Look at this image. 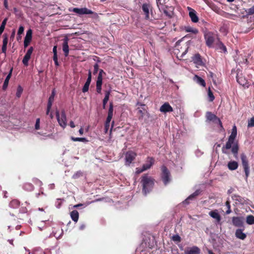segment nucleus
I'll list each match as a JSON object with an SVG mask.
<instances>
[{
	"label": "nucleus",
	"mask_w": 254,
	"mask_h": 254,
	"mask_svg": "<svg viewBox=\"0 0 254 254\" xmlns=\"http://www.w3.org/2000/svg\"><path fill=\"white\" fill-rule=\"evenodd\" d=\"M89 85H90V84L86 83V82L85 83V84L82 88V92L83 93H85L88 91Z\"/></svg>",
	"instance_id": "49"
},
{
	"label": "nucleus",
	"mask_w": 254,
	"mask_h": 254,
	"mask_svg": "<svg viewBox=\"0 0 254 254\" xmlns=\"http://www.w3.org/2000/svg\"><path fill=\"white\" fill-rule=\"evenodd\" d=\"M82 176H83V173L81 171H77L76 173H75L73 175L72 178L73 179H76Z\"/></svg>",
	"instance_id": "43"
},
{
	"label": "nucleus",
	"mask_w": 254,
	"mask_h": 254,
	"mask_svg": "<svg viewBox=\"0 0 254 254\" xmlns=\"http://www.w3.org/2000/svg\"><path fill=\"white\" fill-rule=\"evenodd\" d=\"M145 170H146V168H144V167L142 166L141 168H136V173L137 174H140V173L143 172V171H144Z\"/></svg>",
	"instance_id": "57"
},
{
	"label": "nucleus",
	"mask_w": 254,
	"mask_h": 254,
	"mask_svg": "<svg viewBox=\"0 0 254 254\" xmlns=\"http://www.w3.org/2000/svg\"><path fill=\"white\" fill-rule=\"evenodd\" d=\"M183 29L186 32H190V33H192L194 34H196L198 33V30L197 29L192 28V27H191L190 26H184Z\"/></svg>",
	"instance_id": "28"
},
{
	"label": "nucleus",
	"mask_w": 254,
	"mask_h": 254,
	"mask_svg": "<svg viewBox=\"0 0 254 254\" xmlns=\"http://www.w3.org/2000/svg\"><path fill=\"white\" fill-rule=\"evenodd\" d=\"M154 159L153 157H148L146 159V163L143 165L146 170L150 169L151 167L154 164Z\"/></svg>",
	"instance_id": "17"
},
{
	"label": "nucleus",
	"mask_w": 254,
	"mask_h": 254,
	"mask_svg": "<svg viewBox=\"0 0 254 254\" xmlns=\"http://www.w3.org/2000/svg\"><path fill=\"white\" fill-rule=\"evenodd\" d=\"M102 83H96V91L98 93H101Z\"/></svg>",
	"instance_id": "48"
},
{
	"label": "nucleus",
	"mask_w": 254,
	"mask_h": 254,
	"mask_svg": "<svg viewBox=\"0 0 254 254\" xmlns=\"http://www.w3.org/2000/svg\"><path fill=\"white\" fill-rule=\"evenodd\" d=\"M209 215L214 219H215L217 223H219L221 221V216L218 212V210L215 209L209 212Z\"/></svg>",
	"instance_id": "18"
},
{
	"label": "nucleus",
	"mask_w": 254,
	"mask_h": 254,
	"mask_svg": "<svg viewBox=\"0 0 254 254\" xmlns=\"http://www.w3.org/2000/svg\"><path fill=\"white\" fill-rule=\"evenodd\" d=\"M32 37V30L29 29L26 32V36L24 40L31 42Z\"/></svg>",
	"instance_id": "36"
},
{
	"label": "nucleus",
	"mask_w": 254,
	"mask_h": 254,
	"mask_svg": "<svg viewBox=\"0 0 254 254\" xmlns=\"http://www.w3.org/2000/svg\"><path fill=\"white\" fill-rule=\"evenodd\" d=\"M200 249L198 247L194 246L190 248L189 250L185 252V254H200Z\"/></svg>",
	"instance_id": "25"
},
{
	"label": "nucleus",
	"mask_w": 254,
	"mask_h": 254,
	"mask_svg": "<svg viewBox=\"0 0 254 254\" xmlns=\"http://www.w3.org/2000/svg\"><path fill=\"white\" fill-rule=\"evenodd\" d=\"M68 10L69 11H72L73 12H75L79 15H83V14H92L94 15V17H97V16H98L97 13L92 11L91 10L89 9L86 7H83V8H77V7L70 8H69Z\"/></svg>",
	"instance_id": "2"
},
{
	"label": "nucleus",
	"mask_w": 254,
	"mask_h": 254,
	"mask_svg": "<svg viewBox=\"0 0 254 254\" xmlns=\"http://www.w3.org/2000/svg\"><path fill=\"white\" fill-rule=\"evenodd\" d=\"M208 96L210 102H212L214 100L215 97L210 88H209L208 90Z\"/></svg>",
	"instance_id": "42"
},
{
	"label": "nucleus",
	"mask_w": 254,
	"mask_h": 254,
	"mask_svg": "<svg viewBox=\"0 0 254 254\" xmlns=\"http://www.w3.org/2000/svg\"><path fill=\"white\" fill-rule=\"evenodd\" d=\"M227 141L229 142V143L232 145H233L231 149V151L232 153L233 154L234 157L237 158L239 149L238 143L237 142H235V139L231 138L229 137L228 138V140Z\"/></svg>",
	"instance_id": "8"
},
{
	"label": "nucleus",
	"mask_w": 254,
	"mask_h": 254,
	"mask_svg": "<svg viewBox=\"0 0 254 254\" xmlns=\"http://www.w3.org/2000/svg\"><path fill=\"white\" fill-rule=\"evenodd\" d=\"M235 236L237 238L244 240L246 238L247 235L243 232L241 229H237L235 232Z\"/></svg>",
	"instance_id": "23"
},
{
	"label": "nucleus",
	"mask_w": 254,
	"mask_h": 254,
	"mask_svg": "<svg viewBox=\"0 0 254 254\" xmlns=\"http://www.w3.org/2000/svg\"><path fill=\"white\" fill-rule=\"evenodd\" d=\"M20 201L17 199H13L9 203V206L13 208H17L20 205Z\"/></svg>",
	"instance_id": "31"
},
{
	"label": "nucleus",
	"mask_w": 254,
	"mask_h": 254,
	"mask_svg": "<svg viewBox=\"0 0 254 254\" xmlns=\"http://www.w3.org/2000/svg\"><path fill=\"white\" fill-rule=\"evenodd\" d=\"M152 7L149 3H143L142 5V9L145 15V19H149V10L151 9Z\"/></svg>",
	"instance_id": "15"
},
{
	"label": "nucleus",
	"mask_w": 254,
	"mask_h": 254,
	"mask_svg": "<svg viewBox=\"0 0 254 254\" xmlns=\"http://www.w3.org/2000/svg\"><path fill=\"white\" fill-rule=\"evenodd\" d=\"M160 111L162 113H166L173 112V109L168 102H165L160 107Z\"/></svg>",
	"instance_id": "12"
},
{
	"label": "nucleus",
	"mask_w": 254,
	"mask_h": 254,
	"mask_svg": "<svg viewBox=\"0 0 254 254\" xmlns=\"http://www.w3.org/2000/svg\"><path fill=\"white\" fill-rule=\"evenodd\" d=\"M219 48L223 50L224 53L227 52V48L226 46L222 42L219 43Z\"/></svg>",
	"instance_id": "51"
},
{
	"label": "nucleus",
	"mask_w": 254,
	"mask_h": 254,
	"mask_svg": "<svg viewBox=\"0 0 254 254\" xmlns=\"http://www.w3.org/2000/svg\"><path fill=\"white\" fill-rule=\"evenodd\" d=\"M7 21V18H4V20L2 22L1 25L2 26L5 27V25L6 24Z\"/></svg>",
	"instance_id": "62"
},
{
	"label": "nucleus",
	"mask_w": 254,
	"mask_h": 254,
	"mask_svg": "<svg viewBox=\"0 0 254 254\" xmlns=\"http://www.w3.org/2000/svg\"><path fill=\"white\" fill-rule=\"evenodd\" d=\"M233 225L236 227H241L243 226V221L241 217H233L232 218Z\"/></svg>",
	"instance_id": "16"
},
{
	"label": "nucleus",
	"mask_w": 254,
	"mask_h": 254,
	"mask_svg": "<svg viewBox=\"0 0 254 254\" xmlns=\"http://www.w3.org/2000/svg\"><path fill=\"white\" fill-rule=\"evenodd\" d=\"M227 141L229 142V143L232 145H233L231 149V151L232 153L233 154L234 157L237 158L239 149L238 143L237 142H235V139L231 138L229 137L228 138V140Z\"/></svg>",
	"instance_id": "7"
},
{
	"label": "nucleus",
	"mask_w": 254,
	"mask_h": 254,
	"mask_svg": "<svg viewBox=\"0 0 254 254\" xmlns=\"http://www.w3.org/2000/svg\"><path fill=\"white\" fill-rule=\"evenodd\" d=\"M30 58H31V57L25 55V56L23 59V60H22V63L25 65H26V66L28 65V61H29Z\"/></svg>",
	"instance_id": "44"
},
{
	"label": "nucleus",
	"mask_w": 254,
	"mask_h": 254,
	"mask_svg": "<svg viewBox=\"0 0 254 254\" xmlns=\"http://www.w3.org/2000/svg\"><path fill=\"white\" fill-rule=\"evenodd\" d=\"M193 80L196 82L198 84L203 86L205 87L206 83L205 80L202 79L201 77L195 75L193 77Z\"/></svg>",
	"instance_id": "24"
},
{
	"label": "nucleus",
	"mask_w": 254,
	"mask_h": 254,
	"mask_svg": "<svg viewBox=\"0 0 254 254\" xmlns=\"http://www.w3.org/2000/svg\"><path fill=\"white\" fill-rule=\"evenodd\" d=\"M22 91L23 88L21 86L19 85L17 88V91L16 93V96L18 98L20 97L22 93Z\"/></svg>",
	"instance_id": "46"
},
{
	"label": "nucleus",
	"mask_w": 254,
	"mask_h": 254,
	"mask_svg": "<svg viewBox=\"0 0 254 254\" xmlns=\"http://www.w3.org/2000/svg\"><path fill=\"white\" fill-rule=\"evenodd\" d=\"M53 60L54 61L55 64L56 66H59V64L58 61V57H53Z\"/></svg>",
	"instance_id": "61"
},
{
	"label": "nucleus",
	"mask_w": 254,
	"mask_h": 254,
	"mask_svg": "<svg viewBox=\"0 0 254 254\" xmlns=\"http://www.w3.org/2000/svg\"><path fill=\"white\" fill-rule=\"evenodd\" d=\"M55 96V89H54V90H53L52 93L48 99V105H49V106H52L53 102L54 100Z\"/></svg>",
	"instance_id": "35"
},
{
	"label": "nucleus",
	"mask_w": 254,
	"mask_h": 254,
	"mask_svg": "<svg viewBox=\"0 0 254 254\" xmlns=\"http://www.w3.org/2000/svg\"><path fill=\"white\" fill-rule=\"evenodd\" d=\"M237 134V127L235 126H234L233 127L232 132L231 135L229 136V137L231 138L235 139L236 138Z\"/></svg>",
	"instance_id": "39"
},
{
	"label": "nucleus",
	"mask_w": 254,
	"mask_h": 254,
	"mask_svg": "<svg viewBox=\"0 0 254 254\" xmlns=\"http://www.w3.org/2000/svg\"><path fill=\"white\" fill-rule=\"evenodd\" d=\"M111 121V120H109L108 121V119H106V122L105 123V131L106 133L107 132V131L109 128Z\"/></svg>",
	"instance_id": "47"
},
{
	"label": "nucleus",
	"mask_w": 254,
	"mask_h": 254,
	"mask_svg": "<svg viewBox=\"0 0 254 254\" xmlns=\"http://www.w3.org/2000/svg\"><path fill=\"white\" fill-rule=\"evenodd\" d=\"M40 120L39 118H37L36 121V124L35 126V128L36 130H38L40 129Z\"/></svg>",
	"instance_id": "53"
},
{
	"label": "nucleus",
	"mask_w": 254,
	"mask_h": 254,
	"mask_svg": "<svg viewBox=\"0 0 254 254\" xmlns=\"http://www.w3.org/2000/svg\"><path fill=\"white\" fill-rule=\"evenodd\" d=\"M173 240L174 241L180 242L181 237L178 235H174L173 236Z\"/></svg>",
	"instance_id": "58"
},
{
	"label": "nucleus",
	"mask_w": 254,
	"mask_h": 254,
	"mask_svg": "<svg viewBox=\"0 0 254 254\" xmlns=\"http://www.w3.org/2000/svg\"><path fill=\"white\" fill-rule=\"evenodd\" d=\"M161 178L165 185H166L170 181V173L168 168L164 165L161 168Z\"/></svg>",
	"instance_id": "5"
},
{
	"label": "nucleus",
	"mask_w": 254,
	"mask_h": 254,
	"mask_svg": "<svg viewBox=\"0 0 254 254\" xmlns=\"http://www.w3.org/2000/svg\"><path fill=\"white\" fill-rule=\"evenodd\" d=\"M113 111H114V104L113 101H111L109 103V108L108 111V116L106 119H108V121L109 120H112L113 116Z\"/></svg>",
	"instance_id": "19"
},
{
	"label": "nucleus",
	"mask_w": 254,
	"mask_h": 254,
	"mask_svg": "<svg viewBox=\"0 0 254 254\" xmlns=\"http://www.w3.org/2000/svg\"><path fill=\"white\" fill-rule=\"evenodd\" d=\"M23 188L25 190H28V191H31L34 189L33 185L29 183H25L24 186Z\"/></svg>",
	"instance_id": "40"
},
{
	"label": "nucleus",
	"mask_w": 254,
	"mask_h": 254,
	"mask_svg": "<svg viewBox=\"0 0 254 254\" xmlns=\"http://www.w3.org/2000/svg\"><path fill=\"white\" fill-rule=\"evenodd\" d=\"M99 70V65L97 64H95L94 65V70H93V74H96L98 71Z\"/></svg>",
	"instance_id": "55"
},
{
	"label": "nucleus",
	"mask_w": 254,
	"mask_h": 254,
	"mask_svg": "<svg viewBox=\"0 0 254 254\" xmlns=\"http://www.w3.org/2000/svg\"><path fill=\"white\" fill-rule=\"evenodd\" d=\"M204 39L206 45L208 47H211L214 42V37L213 34L211 32H208L204 34Z\"/></svg>",
	"instance_id": "10"
},
{
	"label": "nucleus",
	"mask_w": 254,
	"mask_h": 254,
	"mask_svg": "<svg viewBox=\"0 0 254 254\" xmlns=\"http://www.w3.org/2000/svg\"><path fill=\"white\" fill-rule=\"evenodd\" d=\"M248 126V127H254V118H251L249 121Z\"/></svg>",
	"instance_id": "52"
},
{
	"label": "nucleus",
	"mask_w": 254,
	"mask_h": 254,
	"mask_svg": "<svg viewBox=\"0 0 254 254\" xmlns=\"http://www.w3.org/2000/svg\"><path fill=\"white\" fill-rule=\"evenodd\" d=\"M200 193V190H197L195 191L193 193L190 194L186 199L185 200V202L186 203L189 204L190 203V200H192V199L195 198L197 196L199 195Z\"/></svg>",
	"instance_id": "26"
},
{
	"label": "nucleus",
	"mask_w": 254,
	"mask_h": 254,
	"mask_svg": "<svg viewBox=\"0 0 254 254\" xmlns=\"http://www.w3.org/2000/svg\"><path fill=\"white\" fill-rule=\"evenodd\" d=\"M233 145H232L229 142H227L226 143V145L225 146H223L222 148V152L224 154H227L228 152H227L226 150L229 149L232 147Z\"/></svg>",
	"instance_id": "34"
},
{
	"label": "nucleus",
	"mask_w": 254,
	"mask_h": 254,
	"mask_svg": "<svg viewBox=\"0 0 254 254\" xmlns=\"http://www.w3.org/2000/svg\"><path fill=\"white\" fill-rule=\"evenodd\" d=\"M68 38L66 37L63 39V50L64 52L65 57L68 56L69 54V47L68 45Z\"/></svg>",
	"instance_id": "14"
},
{
	"label": "nucleus",
	"mask_w": 254,
	"mask_h": 254,
	"mask_svg": "<svg viewBox=\"0 0 254 254\" xmlns=\"http://www.w3.org/2000/svg\"><path fill=\"white\" fill-rule=\"evenodd\" d=\"M225 206L227 208V210L226 211V214H229L232 212L231 209L230 202L229 200H228L226 201V202L225 203Z\"/></svg>",
	"instance_id": "41"
},
{
	"label": "nucleus",
	"mask_w": 254,
	"mask_h": 254,
	"mask_svg": "<svg viewBox=\"0 0 254 254\" xmlns=\"http://www.w3.org/2000/svg\"><path fill=\"white\" fill-rule=\"evenodd\" d=\"M70 139L73 141H81L83 142H87L88 141V140L84 137H75L71 136Z\"/></svg>",
	"instance_id": "37"
},
{
	"label": "nucleus",
	"mask_w": 254,
	"mask_h": 254,
	"mask_svg": "<svg viewBox=\"0 0 254 254\" xmlns=\"http://www.w3.org/2000/svg\"><path fill=\"white\" fill-rule=\"evenodd\" d=\"M30 43V42L24 40V47L25 48L27 47L29 45Z\"/></svg>",
	"instance_id": "64"
},
{
	"label": "nucleus",
	"mask_w": 254,
	"mask_h": 254,
	"mask_svg": "<svg viewBox=\"0 0 254 254\" xmlns=\"http://www.w3.org/2000/svg\"><path fill=\"white\" fill-rule=\"evenodd\" d=\"M57 49V46H55L53 47V54H54L53 57H58Z\"/></svg>",
	"instance_id": "60"
},
{
	"label": "nucleus",
	"mask_w": 254,
	"mask_h": 254,
	"mask_svg": "<svg viewBox=\"0 0 254 254\" xmlns=\"http://www.w3.org/2000/svg\"><path fill=\"white\" fill-rule=\"evenodd\" d=\"M237 82L241 85L243 86H249V84L248 83V81L246 79V78L242 76H237Z\"/></svg>",
	"instance_id": "22"
},
{
	"label": "nucleus",
	"mask_w": 254,
	"mask_h": 254,
	"mask_svg": "<svg viewBox=\"0 0 254 254\" xmlns=\"http://www.w3.org/2000/svg\"><path fill=\"white\" fill-rule=\"evenodd\" d=\"M63 233V232L62 229H60V228H59L56 231L53 230L52 232L53 236L57 239H59L62 235Z\"/></svg>",
	"instance_id": "32"
},
{
	"label": "nucleus",
	"mask_w": 254,
	"mask_h": 254,
	"mask_svg": "<svg viewBox=\"0 0 254 254\" xmlns=\"http://www.w3.org/2000/svg\"><path fill=\"white\" fill-rule=\"evenodd\" d=\"M91 79H92V73H91V70H89L88 71V77L86 81V83H89L90 84Z\"/></svg>",
	"instance_id": "50"
},
{
	"label": "nucleus",
	"mask_w": 254,
	"mask_h": 254,
	"mask_svg": "<svg viewBox=\"0 0 254 254\" xmlns=\"http://www.w3.org/2000/svg\"><path fill=\"white\" fill-rule=\"evenodd\" d=\"M246 222L249 225L254 224V216L249 215L247 216Z\"/></svg>",
	"instance_id": "38"
},
{
	"label": "nucleus",
	"mask_w": 254,
	"mask_h": 254,
	"mask_svg": "<svg viewBox=\"0 0 254 254\" xmlns=\"http://www.w3.org/2000/svg\"><path fill=\"white\" fill-rule=\"evenodd\" d=\"M232 198L233 200L240 203H243L245 202L244 198L239 195L233 194L232 196Z\"/></svg>",
	"instance_id": "30"
},
{
	"label": "nucleus",
	"mask_w": 254,
	"mask_h": 254,
	"mask_svg": "<svg viewBox=\"0 0 254 254\" xmlns=\"http://www.w3.org/2000/svg\"><path fill=\"white\" fill-rule=\"evenodd\" d=\"M96 83H103V75L98 74Z\"/></svg>",
	"instance_id": "54"
},
{
	"label": "nucleus",
	"mask_w": 254,
	"mask_h": 254,
	"mask_svg": "<svg viewBox=\"0 0 254 254\" xmlns=\"http://www.w3.org/2000/svg\"><path fill=\"white\" fill-rule=\"evenodd\" d=\"M136 156V154L135 152L132 151H127L125 155L126 165L129 166L135 159Z\"/></svg>",
	"instance_id": "9"
},
{
	"label": "nucleus",
	"mask_w": 254,
	"mask_h": 254,
	"mask_svg": "<svg viewBox=\"0 0 254 254\" xmlns=\"http://www.w3.org/2000/svg\"><path fill=\"white\" fill-rule=\"evenodd\" d=\"M189 47H187L185 48V51L183 52L181 56V57L183 58V57L188 52Z\"/></svg>",
	"instance_id": "63"
},
{
	"label": "nucleus",
	"mask_w": 254,
	"mask_h": 254,
	"mask_svg": "<svg viewBox=\"0 0 254 254\" xmlns=\"http://www.w3.org/2000/svg\"><path fill=\"white\" fill-rule=\"evenodd\" d=\"M192 61L196 65L202 66L204 65L202 59L200 55L198 53L195 54L192 58Z\"/></svg>",
	"instance_id": "13"
},
{
	"label": "nucleus",
	"mask_w": 254,
	"mask_h": 254,
	"mask_svg": "<svg viewBox=\"0 0 254 254\" xmlns=\"http://www.w3.org/2000/svg\"><path fill=\"white\" fill-rule=\"evenodd\" d=\"M248 15H252L254 14V5L251 8L246 9Z\"/></svg>",
	"instance_id": "45"
},
{
	"label": "nucleus",
	"mask_w": 254,
	"mask_h": 254,
	"mask_svg": "<svg viewBox=\"0 0 254 254\" xmlns=\"http://www.w3.org/2000/svg\"><path fill=\"white\" fill-rule=\"evenodd\" d=\"M154 179L147 174L143 175L141 178V184L142 187V193L146 195L149 193L154 185Z\"/></svg>",
	"instance_id": "1"
},
{
	"label": "nucleus",
	"mask_w": 254,
	"mask_h": 254,
	"mask_svg": "<svg viewBox=\"0 0 254 254\" xmlns=\"http://www.w3.org/2000/svg\"><path fill=\"white\" fill-rule=\"evenodd\" d=\"M7 42L8 39L7 37H5L3 39V44L1 48V51L3 53H6Z\"/></svg>",
	"instance_id": "33"
},
{
	"label": "nucleus",
	"mask_w": 254,
	"mask_h": 254,
	"mask_svg": "<svg viewBox=\"0 0 254 254\" xmlns=\"http://www.w3.org/2000/svg\"><path fill=\"white\" fill-rule=\"evenodd\" d=\"M110 94H111L110 90H106L105 91V97L103 100V105H102L103 109H106L107 103L109 100Z\"/></svg>",
	"instance_id": "20"
},
{
	"label": "nucleus",
	"mask_w": 254,
	"mask_h": 254,
	"mask_svg": "<svg viewBox=\"0 0 254 254\" xmlns=\"http://www.w3.org/2000/svg\"><path fill=\"white\" fill-rule=\"evenodd\" d=\"M24 29V27L22 26H20L19 27V29H18V30L17 32V34L19 35L22 34L23 33Z\"/></svg>",
	"instance_id": "59"
},
{
	"label": "nucleus",
	"mask_w": 254,
	"mask_h": 254,
	"mask_svg": "<svg viewBox=\"0 0 254 254\" xmlns=\"http://www.w3.org/2000/svg\"><path fill=\"white\" fill-rule=\"evenodd\" d=\"M207 120L211 121L215 124H218L220 125V127L223 128L222 123L220 121V119L218 118L215 115L212 113L211 112H207L205 115Z\"/></svg>",
	"instance_id": "6"
},
{
	"label": "nucleus",
	"mask_w": 254,
	"mask_h": 254,
	"mask_svg": "<svg viewBox=\"0 0 254 254\" xmlns=\"http://www.w3.org/2000/svg\"><path fill=\"white\" fill-rule=\"evenodd\" d=\"M33 51V48L32 47H30L29 48V49L28 50V51H27V52H26L25 55H27L28 56L31 57V54H32Z\"/></svg>",
	"instance_id": "56"
},
{
	"label": "nucleus",
	"mask_w": 254,
	"mask_h": 254,
	"mask_svg": "<svg viewBox=\"0 0 254 254\" xmlns=\"http://www.w3.org/2000/svg\"><path fill=\"white\" fill-rule=\"evenodd\" d=\"M56 116L60 126L63 128L65 127L66 126V116L65 111L63 110L61 111V117L60 118L59 111L57 110L56 112Z\"/></svg>",
	"instance_id": "3"
},
{
	"label": "nucleus",
	"mask_w": 254,
	"mask_h": 254,
	"mask_svg": "<svg viewBox=\"0 0 254 254\" xmlns=\"http://www.w3.org/2000/svg\"><path fill=\"white\" fill-rule=\"evenodd\" d=\"M70 217L74 222H77L79 218V213L76 210H74L70 212Z\"/></svg>",
	"instance_id": "29"
},
{
	"label": "nucleus",
	"mask_w": 254,
	"mask_h": 254,
	"mask_svg": "<svg viewBox=\"0 0 254 254\" xmlns=\"http://www.w3.org/2000/svg\"><path fill=\"white\" fill-rule=\"evenodd\" d=\"M188 9L189 11V16L191 20L193 23H196L198 21V17L196 15V12L195 10L190 7H188Z\"/></svg>",
	"instance_id": "11"
},
{
	"label": "nucleus",
	"mask_w": 254,
	"mask_h": 254,
	"mask_svg": "<svg viewBox=\"0 0 254 254\" xmlns=\"http://www.w3.org/2000/svg\"><path fill=\"white\" fill-rule=\"evenodd\" d=\"M241 159L242 166L245 173L246 177L247 178L250 174V167L247 157L245 153H242L241 154Z\"/></svg>",
	"instance_id": "4"
},
{
	"label": "nucleus",
	"mask_w": 254,
	"mask_h": 254,
	"mask_svg": "<svg viewBox=\"0 0 254 254\" xmlns=\"http://www.w3.org/2000/svg\"><path fill=\"white\" fill-rule=\"evenodd\" d=\"M12 70H13V68L12 67L10 69V71H9L8 75H7L6 78L4 80V83L2 85V89L4 90H5L8 86L9 80V79L11 76V75H12Z\"/></svg>",
	"instance_id": "21"
},
{
	"label": "nucleus",
	"mask_w": 254,
	"mask_h": 254,
	"mask_svg": "<svg viewBox=\"0 0 254 254\" xmlns=\"http://www.w3.org/2000/svg\"><path fill=\"white\" fill-rule=\"evenodd\" d=\"M227 166L230 170H235L238 167V163L235 161H230Z\"/></svg>",
	"instance_id": "27"
}]
</instances>
